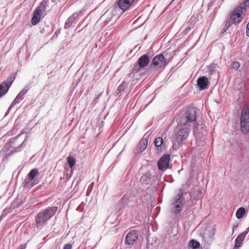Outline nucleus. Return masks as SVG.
<instances>
[{"instance_id": "obj_19", "label": "nucleus", "mask_w": 249, "mask_h": 249, "mask_svg": "<svg viewBox=\"0 0 249 249\" xmlns=\"http://www.w3.org/2000/svg\"><path fill=\"white\" fill-rule=\"evenodd\" d=\"M246 213V210L243 207H241L239 208L236 213V217L238 219L242 218L244 215Z\"/></svg>"}, {"instance_id": "obj_24", "label": "nucleus", "mask_w": 249, "mask_h": 249, "mask_svg": "<svg viewBox=\"0 0 249 249\" xmlns=\"http://www.w3.org/2000/svg\"><path fill=\"white\" fill-rule=\"evenodd\" d=\"M163 143V140L161 137H158L154 141V143L156 147H160Z\"/></svg>"}, {"instance_id": "obj_1", "label": "nucleus", "mask_w": 249, "mask_h": 249, "mask_svg": "<svg viewBox=\"0 0 249 249\" xmlns=\"http://www.w3.org/2000/svg\"><path fill=\"white\" fill-rule=\"evenodd\" d=\"M57 207H48L41 211L36 216V225L37 229H41L47 223L48 220L56 213Z\"/></svg>"}, {"instance_id": "obj_20", "label": "nucleus", "mask_w": 249, "mask_h": 249, "mask_svg": "<svg viewBox=\"0 0 249 249\" xmlns=\"http://www.w3.org/2000/svg\"><path fill=\"white\" fill-rule=\"evenodd\" d=\"M240 9L245 8V13H246L247 9L249 8V0H244L243 2L239 3L238 6Z\"/></svg>"}, {"instance_id": "obj_22", "label": "nucleus", "mask_w": 249, "mask_h": 249, "mask_svg": "<svg viewBox=\"0 0 249 249\" xmlns=\"http://www.w3.org/2000/svg\"><path fill=\"white\" fill-rule=\"evenodd\" d=\"M67 159L70 167L72 169L76 162L75 159L72 157L69 156Z\"/></svg>"}, {"instance_id": "obj_23", "label": "nucleus", "mask_w": 249, "mask_h": 249, "mask_svg": "<svg viewBox=\"0 0 249 249\" xmlns=\"http://www.w3.org/2000/svg\"><path fill=\"white\" fill-rule=\"evenodd\" d=\"M190 246L193 249H197L200 246V243L194 239L191 240L190 242Z\"/></svg>"}, {"instance_id": "obj_4", "label": "nucleus", "mask_w": 249, "mask_h": 249, "mask_svg": "<svg viewBox=\"0 0 249 249\" xmlns=\"http://www.w3.org/2000/svg\"><path fill=\"white\" fill-rule=\"evenodd\" d=\"M196 119V112L193 108L188 109L181 116L180 120V124L182 125H188L189 123L194 122Z\"/></svg>"}, {"instance_id": "obj_18", "label": "nucleus", "mask_w": 249, "mask_h": 249, "mask_svg": "<svg viewBox=\"0 0 249 249\" xmlns=\"http://www.w3.org/2000/svg\"><path fill=\"white\" fill-rule=\"evenodd\" d=\"M38 170L37 168L32 169L28 174L29 179L31 181L33 180L35 177L38 175Z\"/></svg>"}, {"instance_id": "obj_13", "label": "nucleus", "mask_w": 249, "mask_h": 249, "mask_svg": "<svg viewBox=\"0 0 249 249\" xmlns=\"http://www.w3.org/2000/svg\"><path fill=\"white\" fill-rule=\"evenodd\" d=\"M209 84V82L206 77H200L197 79V85L201 90L208 88Z\"/></svg>"}, {"instance_id": "obj_16", "label": "nucleus", "mask_w": 249, "mask_h": 249, "mask_svg": "<svg viewBox=\"0 0 249 249\" xmlns=\"http://www.w3.org/2000/svg\"><path fill=\"white\" fill-rule=\"evenodd\" d=\"M27 90H22L17 95L16 98L14 99V100L11 103L9 109L12 108L16 104L19 102L20 100H23V96L27 93Z\"/></svg>"}, {"instance_id": "obj_17", "label": "nucleus", "mask_w": 249, "mask_h": 249, "mask_svg": "<svg viewBox=\"0 0 249 249\" xmlns=\"http://www.w3.org/2000/svg\"><path fill=\"white\" fill-rule=\"evenodd\" d=\"M247 234V232L245 231L240 234L236 238L235 241L234 247L239 248L242 245V244L244 240V239Z\"/></svg>"}, {"instance_id": "obj_6", "label": "nucleus", "mask_w": 249, "mask_h": 249, "mask_svg": "<svg viewBox=\"0 0 249 249\" xmlns=\"http://www.w3.org/2000/svg\"><path fill=\"white\" fill-rule=\"evenodd\" d=\"M166 65V59L162 54H159L155 56L151 63V67H153L156 69L164 68Z\"/></svg>"}, {"instance_id": "obj_26", "label": "nucleus", "mask_w": 249, "mask_h": 249, "mask_svg": "<svg viewBox=\"0 0 249 249\" xmlns=\"http://www.w3.org/2000/svg\"><path fill=\"white\" fill-rule=\"evenodd\" d=\"M150 177L149 176V175H144L142 176L141 178V180H145L147 181V180L150 179Z\"/></svg>"}, {"instance_id": "obj_8", "label": "nucleus", "mask_w": 249, "mask_h": 249, "mask_svg": "<svg viewBox=\"0 0 249 249\" xmlns=\"http://www.w3.org/2000/svg\"><path fill=\"white\" fill-rule=\"evenodd\" d=\"M170 156L167 154L160 158L158 162V166L159 170L162 171H165L169 166Z\"/></svg>"}, {"instance_id": "obj_31", "label": "nucleus", "mask_w": 249, "mask_h": 249, "mask_svg": "<svg viewBox=\"0 0 249 249\" xmlns=\"http://www.w3.org/2000/svg\"><path fill=\"white\" fill-rule=\"evenodd\" d=\"M215 232V229H213L212 230V237H213Z\"/></svg>"}, {"instance_id": "obj_27", "label": "nucleus", "mask_w": 249, "mask_h": 249, "mask_svg": "<svg viewBox=\"0 0 249 249\" xmlns=\"http://www.w3.org/2000/svg\"><path fill=\"white\" fill-rule=\"evenodd\" d=\"M72 249V245L70 244H66L63 248V249Z\"/></svg>"}, {"instance_id": "obj_5", "label": "nucleus", "mask_w": 249, "mask_h": 249, "mask_svg": "<svg viewBox=\"0 0 249 249\" xmlns=\"http://www.w3.org/2000/svg\"><path fill=\"white\" fill-rule=\"evenodd\" d=\"M240 125L243 133H247L249 130V110L244 107H243L240 118Z\"/></svg>"}, {"instance_id": "obj_14", "label": "nucleus", "mask_w": 249, "mask_h": 249, "mask_svg": "<svg viewBox=\"0 0 249 249\" xmlns=\"http://www.w3.org/2000/svg\"><path fill=\"white\" fill-rule=\"evenodd\" d=\"M149 63V57L147 54H143L138 60V65L140 68H144L147 66Z\"/></svg>"}, {"instance_id": "obj_7", "label": "nucleus", "mask_w": 249, "mask_h": 249, "mask_svg": "<svg viewBox=\"0 0 249 249\" xmlns=\"http://www.w3.org/2000/svg\"><path fill=\"white\" fill-rule=\"evenodd\" d=\"M16 75V74H14L8 77L6 81L1 83L0 85V97L8 92L9 89L15 79Z\"/></svg>"}, {"instance_id": "obj_25", "label": "nucleus", "mask_w": 249, "mask_h": 249, "mask_svg": "<svg viewBox=\"0 0 249 249\" xmlns=\"http://www.w3.org/2000/svg\"><path fill=\"white\" fill-rule=\"evenodd\" d=\"M239 67H240L239 63L238 61H235L232 63V64L231 66V68L232 69H233L235 70H237L238 69V68H239Z\"/></svg>"}, {"instance_id": "obj_10", "label": "nucleus", "mask_w": 249, "mask_h": 249, "mask_svg": "<svg viewBox=\"0 0 249 249\" xmlns=\"http://www.w3.org/2000/svg\"><path fill=\"white\" fill-rule=\"evenodd\" d=\"M139 234L136 231H130L126 235L125 242L127 245H133L138 239Z\"/></svg>"}, {"instance_id": "obj_11", "label": "nucleus", "mask_w": 249, "mask_h": 249, "mask_svg": "<svg viewBox=\"0 0 249 249\" xmlns=\"http://www.w3.org/2000/svg\"><path fill=\"white\" fill-rule=\"evenodd\" d=\"M135 0H119L118 5L123 11L129 8L133 3Z\"/></svg>"}, {"instance_id": "obj_15", "label": "nucleus", "mask_w": 249, "mask_h": 249, "mask_svg": "<svg viewBox=\"0 0 249 249\" xmlns=\"http://www.w3.org/2000/svg\"><path fill=\"white\" fill-rule=\"evenodd\" d=\"M148 144V140L146 139H142L140 142L138 146L136 148V152L138 153H142L144 150H145Z\"/></svg>"}, {"instance_id": "obj_21", "label": "nucleus", "mask_w": 249, "mask_h": 249, "mask_svg": "<svg viewBox=\"0 0 249 249\" xmlns=\"http://www.w3.org/2000/svg\"><path fill=\"white\" fill-rule=\"evenodd\" d=\"M128 84L125 82L124 81L118 87V91L119 93H121L122 92H123L125 89L127 87Z\"/></svg>"}, {"instance_id": "obj_32", "label": "nucleus", "mask_w": 249, "mask_h": 249, "mask_svg": "<svg viewBox=\"0 0 249 249\" xmlns=\"http://www.w3.org/2000/svg\"><path fill=\"white\" fill-rule=\"evenodd\" d=\"M11 154H12V153H10L9 154H8V155H7V156H9L10 155H11ZM5 157H7V156H5Z\"/></svg>"}, {"instance_id": "obj_9", "label": "nucleus", "mask_w": 249, "mask_h": 249, "mask_svg": "<svg viewBox=\"0 0 249 249\" xmlns=\"http://www.w3.org/2000/svg\"><path fill=\"white\" fill-rule=\"evenodd\" d=\"M190 130L187 127H183L178 131L176 135L178 142H180L187 139L189 136Z\"/></svg>"}, {"instance_id": "obj_3", "label": "nucleus", "mask_w": 249, "mask_h": 249, "mask_svg": "<svg viewBox=\"0 0 249 249\" xmlns=\"http://www.w3.org/2000/svg\"><path fill=\"white\" fill-rule=\"evenodd\" d=\"M183 191L181 190L171 205V212L176 214L179 213L183 206Z\"/></svg>"}, {"instance_id": "obj_30", "label": "nucleus", "mask_w": 249, "mask_h": 249, "mask_svg": "<svg viewBox=\"0 0 249 249\" xmlns=\"http://www.w3.org/2000/svg\"><path fill=\"white\" fill-rule=\"evenodd\" d=\"M246 35L247 36H249V22L247 25Z\"/></svg>"}, {"instance_id": "obj_2", "label": "nucleus", "mask_w": 249, "mask_h": 249, "mask_svg": "<svg viewBox=\"0 0 249 249\" xmlns=\"http://www.w3.org/2000/svg\"><path fill=\"white\" fill-rule=\"evenodd\" d=\"M245 8H241L237 6L231 12L229 19V26L235 23L240 22L246 15Z\"/></svg>"}, {"instance_id": "obj_28", "label": "nucleus", "mask_w": 249, "mask_h": 249, "mask_svg": "<svg viewBox=\"0 0 249 249\" xmlns=\"http://www.w3.org/2000/svg\"><path fill=\"white\" fill-rule=\"evenodd\" d=\"M26 248V244H23L20 245L17 249H25Z\"/></svg>"}, {"instance_id": "obj_12", "label": "nucleus", "mask_w": 249, "mask_h": 249, "mask_svg": "<svg viewBox=\"0 0 249 249\" xmlns=\"http://www.w3.org/2000/svg\"><path fill=\"white\" fill-rule=\"evenodd\" d=\"M42 10L40 8L37 7L33 13V16L31 19L32 25H36L38 24L40 20Z\"/></svg>"}, {"instance_id": "obj_29", "label": "nucleus", "mask_w": 249, "mask_h": 249, "mask_svg": "<svg viewBox=\"0 0 249 249\" xmlns=\"http://www.w3.org/2000/svg\"><path fill=\"white\" fill-rule=\"evenodd\" d=\"M9 145H5V146L3 147V148H2V150L3 152H5V151H7V150H8L9 149Z\"/></svg>"}]
</instances>
